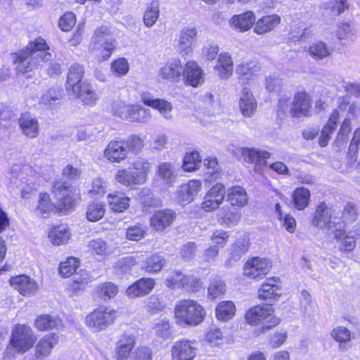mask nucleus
Returning <instances> with one entry per match:
<instances>
[{
    "label": "nucleus",
    "mask_w": 360,
    "mask_h": 360,
    "mask_svg": "<svg viewBox=\"0 0 360 360\" xmlns=\"http://www.w3.org/2000/svg\"><path fill=\"white\" fill-rule=\"evenodd\" d=\"M70 231L66 224H60L53 227L49 233L50 241L54 245L66 243L70 238Z\"/></svg>",
    "instance_id": "nucleus-37"
},
{
    "label": "nucleus",
    "mask_w": 360,
    "mask_h": 360,
    "mask_svg": "<svg viewBox=\"0 0 360 360\" xmlns=\"http://www.w3.org/2000/svg\"><path fill=\"white\" fill-rule=\"evenodd\" d=\"M177 177L176 171L170 162H161L156 170V181L166 188L173 186Z\"/></svg>",
    "instance_id": "nucleus-19"
},
{
    "label": "nucleus",
    "mask_w": 360,
    "mask_h": 360,
    "mask_svg": "<svg viewBox=\"0 0 360 360\" xmlns=\"http://www.w3.org/2000/svg\"><path fill=\"white\" fill-rule=\"evenodd\" d=\"M226 285L223 281L213 280L208 288V295L212 299H215L226 292Z\"/></svg>",
    "instance_id": "nucleus-61"
},
{
    "label": "nucleus",
    "mask_w": 360,
    "mask_h": 360,
    "mask_svg": "<svg viewBox=\"0 0 360 360\" xmlns=\"http://www.w3.org/2000/svg\"><path fill=\"white\" fill-rule=\"evenodd\" d=\"M103 155L110 162L120 163L127 158L128 150L124 141H111L105 147Z\"/></svg>",
    "instance_id": "nucleus-15"
},
{
    "label": "nucleus",
    "mask_w": 360,
    "mask_h": 360,
    "mask_svg": "<svg viewBox=\"0 0 360 360\" xmlns=\"http://www.w3.org/2000/svg\"><path fill=\"white\" fill-rule=\"evenodd\" d=\"M115 180L126 186L132 185H141V182L136 178L134 171H129L127 169H119L115 174Z\"/></svg>",
    "instance_id": "nucleus-49"
},
{
    "label": "nucleus",
    "mask_w": 360,
    "mask_h": 360,
    "mask_svg": "<svg viewBox=\"0 0 360 360\" xmlns=\"http://www.w3.org/2000/svg\"><path fill=\"white\" fill-rule=\"evenodd\" d=\"M198 342L182 339L174 343L171 349L172 360H193L196 356Z\"/></svg>",
    "instance_id": "nucleus-10"
},
{
    "label": "nucleus",
    "mask_w": 360,
    "mask_h": 360,
    "mask_svg": "<svg viewBox=\"0 0 360 360\" xmlns=\"http://www.w3.org/2000/svg\"><path fill=\"white\" fill-rule=\"evenodd\" d=\"M84 67L79 64H73L69 68L66 82V90L69 94L77 91L85 83L82 82L84 76Z\"/></svg>",
    "instance_id": "nucleus-21"
},
{
    "label": "nucleus",
    "mask_w": 360,
    "mask_h": 360,
    "mask_svg": "<svg viewBox=\"0 0 360 360\" xmlns=\"http://www.w3.org/2000/svg\"><path fill=\"white\" fill-rule=\"evenodd\" d=\"M201 187V181L197 179H192L188 183L182 184L177 191L179 201L182 204H188L192 202Z\"/></svg>",
    "instance_id": "nucleus-17"
},
{
    "label": "nucleus",
    "mask_w": 360,
    "mask_h": 360,
    "mask_svg": "<svg viewBox=\"0 0 360 360\" xmlns=\"http://www.w3.org/2000/svg\"><path fill=\"white\" fill-rule=\"evenodd\" d=\"M278 280L276 278H268L259 289L258 297L264 300L276 299L280 295L278 292L280 288L276 283Z\"/></svg>",
    "instance_id": "nucleus-33"
},
{
    "label": "nucleus",
    "mask_w": 360,
    "mask_h": 360,
    "mask_svg": "<svg viewBox=\"0 0 360 360\" xmlns=\"http://www.w3.org/2000/svg\"><path fill=\"white\" fill-rule=\"evenodd\" d=\"M53 192L57 198L60 200L63 209L65 211L72 208L77 202V194L65 181H56L53 186Z\"/></svg>",
    "instance_id": "nucleus-12"
},
{
    "label": "nucleus",
    "mask_w": 360,
    "mask_h": 360,
    "mask_svg": "<svg viewBox=\"0 0 360 360\" xmlns=\"http://www.w3.org/2000/svg\"><path fill=\"white\" fill-rule=\"evenodd\" d=\"M10 284L24 296L34 295L38 289L36 282L26 275L11 278Z\"/></svg>",
    "instance_id": "nucleus-20"
},
{
    "label": "nucleus",
    "mask_w": 360,
    "mask_h": 360,
    "mask_svg": "<svg viewBox=\"0 0 360 360\" xmlns=\"http://www.w3.org/2000/svg\"><path fill=\"white\" fill-rule=\"evenodd\" d=\"M238 106L242 115L246 117H250L255 113L257 102L249 88L244 87L241 90L238 100Z\"/></svg>",
    "instance_id": "nucleus-16"
},
{
    "label": "nucleus",
    "mask_w": 360,
    "mask_h": 360,
    "mask_svg": "<svg viewBox=\"0 0 360 360\" xmlns=\"http://www.w3.org/2000/svg\"><path fill=\"white\" fill-rule=\"evenodd\" d=\"M111 110L115 116L131 122H148L151 118V112L138 104H128L122 100L114 101Z\"/></svg>",
    "instance_id": "nucleus-5"
},
{
    "label": "nucleus",
    "mask_w": 360,
    "mask_h": 360,
    "mask_svg": "<svg viewBox=\"0 0 360 360\" xmlns=\"http://www.w3.org/2000/svg\"><path fill=\"white\" fill-rule=\"evenodd\" d=\"M152 350L148 347H139L132 352L130 360H152Z\"/></svg>",
    "instance_id": "nucleus-64"
},
{
    "label": "nucleus",
    "mask_w": 360,
    "mask_h": 360,
    "mask_svg": "<svg viewBox=\"0 0 360 360\" xmlns=\"http://www.w3.org/2000/svg\"><path fill=\"white\" fill-rule=\"evenodd\" d=\"M147 231L148 227L146 225L138 223L128 226L125 236L128 240L139 241L145 237Z\"/></svg>",
    "instance_id": "nucleus-53"
},
{
    "label": "nucleus",
    "mask_w": 360,
    "mask_h": 360,
    "mask_svg": "<svg viewBox=\"0 0 360 360\" xmlns=\"http://www.w3.org/2000/svg\"><path fill=\"white\" fill-rule=\"evenodd\" d=\"M292 198L295 207L299 210H302L309 205L310 191L304 187L297 188L294 191Z\"/></svg>",
    "instance_id": "nucleus-47"
},
{
    "label": "nucleus",
    "mask_w": 360,
    "mask_h": 360,
    "mask_svg": "<svg viewBox=\"0 0 360 360\" xmlns=\"http://www.w3.org/2000/svg\"><path fill=\"white\" fill-rule=\"evenodd\" d=\"M233 207L231 205L224 206L220 210L222 223L228 227L237 225L241 219L240 212Z\"/></svg>",
    "instance_id": "nucleus-41"
},
{
    "label": "nucleus",
    "mask_w": 360,
    "mask_h": 360,
    "mask_svg": "<svg viewBox=\"0 0 360 360\" xmlns=\"http://www.w3.org/2000/svg\"><path fill=\"white\" fill-rule=\"evenodd\" d=\"M160 15L159 4L153 1L148 5L143 15V22L147 27H153Z\"/></svg>",
    "instance_id": "nucleus-52"
},
{
    "label": "nucleus",
    "mask_w": 360,
    "mask_h": 360,
    "mask_svg": "<svg viewBox=\"0 0 360 360\" xmlns=\"http://www.w3.org/2000/svg\"><path fill=\"white\" fill-rule=\"evenodd\" d=\"M351 236L346 234V231L341 229V224L335 229L334 237L341 242L339 250L342 252H350L353 250L356 246L354 240L355 236H360V229L349 232Z\"/></svg>",
    "instance_id": "nucleus-25"
},
{
    "label": "nucleus",
    "mask_w": 360,
    "mask_h": 360,
    "mask_svg": "<svg viewBox=\"0 0 360 360\" xmlns=\"http://www.w3.org/2000/svg\"><path fill=\"white\" fill-rule=\"evenodd\" d=\"M236 307L231 301H222L216 307L215 313L217 318L223 321L230 320L235 314Z\"/></svg>",
    "instance_id": "nucleus-42"
},
{
    "label": "nucleus",
    "mask_w": 360,
    "mask_h": 360,
    "mask_svg": "<svg viewBox=\"0 0 360 360\" xmlns=\"http://www.w3.org/2000/svg\"><path fill=\"white\" fill-rule=\"evenodd\" d=\"M182 75L185 77L187 84L192 86H198L203 82V72L200 66L194 61L186 63Z\"/></svg>",
    "instance_id": "nucleus-27"
},
{
    "label": "nucleus",
    "mask_w": 360,
    "mask_h": 360,
    "mask_svg": "<svg viewBox=\"0 0 360 360\" xmlns=\"http://www.w3.org/2000/svg\"><path fill=\"white\" fill-rule=\"evenodd\" d=\"M89 272L86 270H81L74 276L73 280L70 284V288L74 292L83 290L93 281Z\"/></svg>",
    "instance_id": "nucleus-48"
},
{
    "label": "nucleus",
    "mask_w": 360,
    "mask_h": 360,
    "mask_svg": "<svg viewBox=\"0 0 360 360\" xmlns=\"http://www.w3.org/2000/svg\"><path fill=\"white\" fill-rule=\"evenodd\" d=\"M135 345L134 335L124 333L117 344L116 358L117 360H127Z\"/></svg>",
    "instance_id": "nucleus-31"
},
{
    "label": "nucleus",
    "mask_w": 360,
    "mask_h": 360,
    "mask_svg": "<svg viewBox=\"0 0 360 360\" xmlns=\"http://www.w3.org/2000/svg\"><path fill=\"white\" fill-rule=\"evenodd\" d=\"M254 32L264 34L272 31L281 23V18L277 14L264 15L255 22Z\"/></svg>",
    "instance_id": "nucleus-30"
},
{
    "label": "nucleus",
    "mask_w": 360,
    "mask_h": 360,
    "mask_svg": "<svg viewBox=\"0 0 360 360\" xmlns=\"http://www.w3.org/2000/svg\"><path fill=\"white\" fill-rule=\"evenodd\" d=\"M308 53L316 60H323L331 55L332 49L325 42L317 41L309 46Z\"/></svg>",
    "instance_id": "nucleus-40"
},
{
    "label": "nucleus",
    "mask_w": 360,
    "mask_h": 360,
    "mask_svg": "<svg viewBox=\"0 0 360 360\" xmlns=\"http://www.w3.org/2000/svg\"><path fill=\"white\" fill-rule=\"evenodd\" d=\"M255 22V15L251 11L234 15L229 21L231 27L243 32L249 30Z\"/></svg>",
    "instance_id": "nucleus-26"
},
{
    "label": "nucleus",
    "mask_w": 360,
    "mask_h": 360,
    "mask_svg": "<svg viewBox=\"0 0 360 360\" xmlns=\"http://www.w3.org/2000/svg\"><path fill=\"white\" fill-rule=\"evenodd\" d=\"M226 189L223 184L214 185L205 195L201 207L205 212H212L217 209L223 202Z\"/></svg>",
    "instance_id": "nucleus-13"
},
{
    "label": "nucleus",
    "mask_w": 360,
    "mask_h": 360,
    "mask_svg": "<svg viewBox=\"0 0 360 360\" xmlns=\"http://www.w3.org/2000/svg\"><path fill=\"white\" fill-rule=\"evenodd\" d=\"M176 219V213L169 209L158 210L150 219V225L157 231H162Z\"/></svg>",
    "instance_id": "nucleus-23"
},
{
    "label": "nucleus",
    "mask_w": 360,
    "mask_h": 360,
    "mask_svg": "<svg viewBox=\"0 0 360 360\" xmlns=\"http://www.w3.org/2000/svg\"><path fill=\"white\" fill-rule=\"evenodd\" d=\"M117 42L106 26L97 27L92 37L89 51L98 61L107 60L116 49Z\"/></svg>",
    "instance_id": "nucleus-3"
},
{
    "label": "nucleus",
    "mask_w": 360,
    "mask_h": 360,
    "mask_svg": "<svg viewBox=\"0 0 360 360\" xmlns=\"http://www.w3.org/2000/svg\"><path fill=\"white\" fill-rule=\"evenodd\" d=\"M206 339L212 346H219L224 343L226 338L218 328H211L206 335Z\"/></svg>",
    "instance_id": "nucleus-60"
},
{
    "label": "nucleus",
    "mask_w": 360,
    "mask_h": 360,
    "mask_svg": "<svg viewBox=\"0 0 360 360\" xmlns=\"http://www.w3.org/2000/svg\"><path fill=\"white\" fill-rule=\"evenodd\" d=\"M70 94L71 95L80 99L82 102L85 105H94L97 100L96 93L94 91L91 86L88 84H83V86L79 88V91H72Z\"/></svg>",
    "instance_id": "nucleus-46"
},
{
    "label": "nucleus",
    "mask_w": 360,
    "mask_h": 360,
    "mask_svg": "<svg viewBox=\"0 0 360 360\" xmlns=\"http://www.w3.org/2000/svg\"><path fill=\"white\" fill-rule=\"evenodd\" d=\"M351 129L350 119L345 118L340 127V129L334 143V146L338 148V150L345 148Z\"/></svg>",
    "instance_id": "nucleus-50"
},
{
    "label": "nucleus",
    "mask_w": 360,
    "mask_h": 360,
    "mask_svg": "<svg viewBox=\"0 0 360 360\" xmlns=\"http://www.w3.org/2000/svg\"><path fill=\"white\" fill-rule=\"evenodd\" d=\"M18 124L23 135L30 139L36 138L39 131V124L36 117L29 112L23 113L18 120Z\"/></svg>",
    "instance_id": "nucleus-18"
},
{
    "label": "nucleus",
    "mask_w": 360,
    "mask_h": 360,
    "mask_svg": "<svg viewBox=\"0 0 360 360\" xmlns=\"http://www.w3.org/2000/svg\"><path fill=\"white\" fill-rule=\"evenodd\" d=\"M152 108L158 110L165 119L167 120H172L173 106L170 102L164 99L157 98L156 102L152 104Z\"/></svg>",
    "instance_id": "nucleus-57"
},
{
    "label": "nucleus",
    "mask_w": 360,
    "mask_h": 360,
    "mask_svg": "<svg viewBox=\"0 0 360 360\" xmlns=\"http://www.w3.org/2000/svg\"><path fill=\"white\" fill-rule=\"evenodd\" d=\"M198 31L194 27H185L180 33L178 46L180 51L188 53L197 42Z\"/></svg>",
    "instance_id": "nucleus-28"
},
{
    "label": "nucleus",
    "mask_w": 360,
    "mask_h": 360,
    "mask_svg": "<svg viewBox=\"0 0 360 360\" xmlns=\"http://www.w3.org/2000/svg\"><path fill=\"white\" fill-rule=\"evenodd\" d=\"M129 69L127 60L124 58H120L112 62L111 72L117 77L125 75Z\"/></svg>",
    "instance_id": "nucleus-59"
},
{
    "label": "nucleus",
    "mask_w": 360,
    "mask_h": 360,
    "mask_svg": "<svg viewBox=\"0 0 360 360\" xmlns=\"http://www.w3.org/2000/svg\"><path fill=\"white\" fill-rule=\"evenodd\" d=\"M290 114L295 117L311 115V98L309 94L302 91L295 95L290 107Z\"/></svg>",
    "instance_id": "nucleus-14"
},
{
    "label": "nucleus",
    "mask_w": 360,
    "mask_h": 360,
    "mask_svg": "<svg viewBox=\"0 0 360 360\" xmlns=\"http://www.w3.org/2000/svg\"><path fill=\"white\" fill-rule=\"evenodd\" d=\"M168 288H181L188 292H198L202 288L200 280L193 275H184L181 271H174L165 280Z\"/></svg>",
    "instance_id": "nucleus-8"
},
{
    "label": "nucleus",
    "mask_w": 360,
    "mask_h": 360,
    "mask_svg": "<svg viewBox=\"0 0 360 360\" xmlns=\"http://www.w3.org/2000/svg\"><path fill=\"white\" fill-rule=\"evenodd\" d=\"M333 211L324 202H321L312 214L311 224L319 229H336L341 223L333 217Z\"/></svg>",
    "instance_id": "nucleus-9"
},
{
    "label": "nucleus",
    "mask_w": 360,
    "mask_h": 360,
    "mask_svg": "<svg viewBox=\"0 0 360 360\" xmlns=\"http://www.w3.org/2000/svg\"><path fill=\"white\" fill-rule=\"evenodd\" d=\"M174 313L179 323L197 326L203 321L205 311L196 301L183 300L176 304Z\"/></svg>",
    "instance_id": "nucleus-4"
},
{
    "label": "nucleus",
    "mask_w": 360,
    "mask_h": 360,
    "mask_svg": "<svg viewBox=\"0 0 360 360\" xmlns=\"http://www.w3.org/2000/svg\"><path fill=\"white\" fill-rule=\"evenodd\" d=\"M245 319L253 326L261 325L265 329H270L277 326L280 319L274 314L271 304H262L256 305L245 313Z\"/></svg>",
    "instance_id": "nucleus-6"
},
{
    "label": "nucleus",
    "mask_w": 360,
    "mask_h": 360,
    "mask_svg": "<svg viewBox=\"0 0 360 360\" xmlns=\"http://www.w3.org/2000/svg\"><path fill=\"white\" fill-rule=\"evenodd\" d=\"M260 70V66L256 61L243 63L236 68V72L240 75H250Z\"/></svg>",
    "instance_id": "nucleus-63"
},
{
    "label": "nucleus",
    "mask_w": 360,
    "mask_h": 360,
    "mask_svg": "<svg viewBox=\"0 0 360 360\" xmlns=\"http://www.w3.org/2000/svg\"><path fill=\"white\" fill-rule=\"evenodd\" d=\"M241 153L245 161L258 165L266 164V160L271 155L268 151L257 148H244Z\"/></svg>",
    "instance_id": "nucleus-32"
},
{
    "label": "nucleus",
    "mask_w": 360,
    "mask_h": 360,
    "mask_svg": "<svg viewBox=\"0 0 360 360\" xmlns=\"http://www.w3.org/2000/svg\"><path fill=\"white\" fill-rule=\"evenodd\" d=\"M136 178L141 184H143L148 179V175L151 170L150 163L144 158H139L131 164Z\"/></svg>",
    "instance_id": "nucleus-43"
},
{
    "label": "nucleus",
    "mask_w": 360,
    "mask_h": 360,
    "mask_svg": "<svg viewBox=\"0 0 360 360\" xmlns=\"http://www.w3.org/2000/svg\"><path fill=\"white\" fill-rule=\"evenodd\" d=\"M36 336L32 328L25 325H17L12 330L9 345L4 352V359L13 358L16 354L30 350L36 342Z\"/></svg>",
    "instance_id": "nucleus-2"
},
{
    "label": "nucleus",
    "mask_w": 360,
    "mask_h": 360,
    "mask_svg": "<svg viewBox=\"0 0 360 360\" xmlns=\"http://www.w3.org/2000/svg\"><path fill=\"white\" fill-rule=\"evenodd\" d=\"M201 164V157L197 150H188L186 153L182 168L185 172H193L198 169Z\"/></svg>",
    "instance_id": "nucleus-45"
},
{
    "label": "nucleus",
    "mask_w": 360,
    "mask_h": 360,
    "mask_svg": "<svg viewBox=\"0 0 360 360\" xmlns=\"http://www.w3.org/2000/svg\"><path fill=\"white\" fill-rule=\"evenodd\" d=\"M249 240L245 238L237 240L231 246V252L230 257L226 262V266L230 267L235 262L238 261L240 258L244 255L249 248Z\"/></svg>",
    "instance_id": "nucleus-38"
},
{
    "label": "nucleus",
    "mask_w": 360,
    "mask_h": 360,
    "mask_svg": "<svg viewBox=\"0 0 360 360\" xmlns=\"http://www.w3.org/2000/svg\"><path fill=\"white\" fill-rule=\"evenodd\" d=\"M128 152L131 151L136 154L143 148V139L138 135H131L124 141Z\"/></svg>",
    "instance_id": "nucleus-62"
},
{
    "label": "nucleus",
    "mask_w": 360,
    "mask_h": 360,
    "mask_svg": "<svg viewBox=\"0 0 360 360\" xmlns=\"http://www.w3.org/2000/svg\"><path fill=\"white\" fill-rule=\"evenodd\" d=\"M34 326L39 330L44 331L59 329L63 327V322L56 316L44 314L35 319Z\"/></svg>",
    "instance_id": "nucleus-36"
},
{
    "label": "nucleus",
    "mask_w": 360,
    "mask_h": 360,
    "mask_svg": "<svg viewBox=\"0 0 360 360\" xmlns=\"http://www.w3.org/2000/svg\"><path fill=\"white\" fill-rule=\"evenodd\" d=\"M183 72L181 62L179 59H172L167 62L159 70V76L166 80L177 82Z\"/></svg>",
    "instance_id": "nucleus-22"
},
{
    "label": "nucleus",
    "mask_w": 360,
    "mask_h": 360,
    "mask_svg": "<svg viewBox=\"0 0 360 360\" xmlns=\"http://www.w3.org/2000/svg\"><path fill=\"white\" fill-rule=\"evenodd\" d=\"M227 200L231 206L243 207L248 204V198L243 187L234 186L227 190Z\"/></svg>",
    "instance_id": "nucleus-34"
},
{
    "label": "nucleus",
    "mask_w": 360,
    "mask_h": 360,
    "mask_svg": "<svg viewBox=\"0 0 360 360\" xmlns=\"http://www.w3.org/2000/svg\"><path fill=\"white\" fill-rule=\"evenodd\" d=\"M105 212V205L102 202H94L86 208V218L90 221H97L103 218Z\"/></svg>",
    "instance_id": "nucleus-54"
},
{
    "label": "nucleus",
    "mask_w": 360,
    "mask_h": 360,
    "mask_svg": "<svg viewBox=\"0 0 360 360\" xmlns=\"http://www.w3.org/2000/svg\"><path fill=\"white\" fill-rule=\"evenodd\" d=\"M271 266V262L269 259L255 257L245 263L243 274L252 278L263 277L268 274Z\"/></svg>",
    "instance_id": "nucleus-11"
},
{
    "label": "nucleus",
    "mask_w": 360,
    "mask_h": 360,
    "mask_svg": "<svg viewBox=\"0 0 360 360\" xmlns=\"http://www.w3.org/2000/svg\"><path fill=\"white\" fill-rule=\"evenodd\" d=\"M341 110V107L339 109H335L332 112L327 124L323 127L319 141V143L321 146H326L328 144L330 138V134L335 130Z\"/></svg>",
    "instance_id": "nucleus-35"
},
{
    "label": "nucleus",
    "mask_w": 360,
    "mask_h": 360,
    "mask_svg": "<svg viewBox=\"0 0 360 360\" xmlns=\"http://www.w3.org/2000/svg\"><path fill=\"white\" fill-rule=\"evenodd\" d=\"M58 338L56 333H50L44 336L36 345L35 356L41 359L49 356L51 349L58 343Z\"/></svg>",
    "instance_id": "nucleus-29"
},
{
    "label": "nucleus",
    "mask_w": 360,
    "mask_h": 360,
    "mask_svg": "<svg viewBox=\"0 0 360 360\" xmlns=\"http://www.w3.org/2000/svg\"><path fill=\"white\" fill-rule=\"evenodd\" d=\"M218 65L214 69L218 72L221 79H228L233 72V60L227 53H221L218 59Z\"/></svg>",
    "instance_id": "nucleus-39"
},
{
    "label": "nucleus",
    "mask_w": 360,
    "mask_h": 360,
    "mask_svg": "<svg viewBox=\"0 0 360 360\" xmlns=\"http://www.w3.org/2000/svg\"><path fill=\"white\" fill-rule=\"evenodd\" d=\"M49 49L46 41L42 38L30 41L17 55L15 60L17 70L25 73L43 66L51 59V53L46 51Z\"/></svg>",
    "instance_id": "nucleus-1"
},
{
    "label": "nucleus",
    "mask_w": 360,
    "mask_h": 360,
    "mask_svg": "<svg viewBox=\"0 0 360 360\" xmlns=\"http://www.w3.org/2000/svg\"><path fill=\"white\" fill-rule=\"evenodd\" d=\"M116 311L100 307L88 314L85 319L86 326L93 332H99L112 325L116 319Z\"/></svg>",
    "instance_id": "nucleus-7"
},
{
    "label": "nucleus",
    "mask_w": 360,
    "mask_h": 360,
    "mask_svg": "<svg viewBox=\"0 0 360 360\" xmlns=\"http://www.w3.org/2000/svg\"><path fill=\"white\" fill-rule=\"evenodd\" d=\"M165 263V259L162 256L153 255L146 259L143 268L148 273H158Z\"/></svg>",
    "instance_id": "nucleus-51"
},
{
    "label": "nucleus",
    "mask_w": 360,
    "mask_h": 360,
    "mask_svg": "<svg viewBox=\"0 0 360 360\" xmlns=\"http://www.w3.org/2000/svg\"><path fill=\"white\" fill-rule=\"evenodd\" d=\"M155 281L151 278H143L130 285L126 291L131 298L144 296L148 294L155 286Z\"/></svg>",
    "instance_id": "nucleus-24"
},
{
    "label": "nucleus",
    "mask_w": 360,
    "mask_h": 360,
    "mask_svg": "<svg viewBox=\"0 0 360 360\" xmlns=\"http://www.w3.org/2000/svg\"><path fill=\"white\" fill-rule=\"evenodd\" d=\"M96 292L104 301H108L117 295L118 288L114 283L105 282L97 287Z\"/></svg>",
    "instance_id": "nucleus-55"
},
{
    "label": "nucleus",
    "mask_w": 360,
    "mask_h": 360,
    "mask_svg": "<svg viewBox=\"0 0 360 360\" xmlns=\"http://www.w3.org/2000/svg\"><path fill=\"white\" fill-rule=\"evenodd\" d=\"M79 261L77 258L70 257L65 262L60 263L59 266V273L63 277H69L73 274L78 268Z\"/></svg>",
    "instance_id": "nucleus-56"
},
{
    "label": "nucleus",
    "mask_w": 360,
    "mask_h": 360,
    "mask_svg": "<svg viewBox=\"0 0 360 360\" xmlns=\"http://www.w3.org/2000/svg\"><path fill=\"white\" fill-rule=\"evenodd\" d=\"M54 205L51 202L49 195L41 193L39 195V204L36 210L37 214L44 215L53 211Z\"/></svg>",
    "instance_id": "nucleus-58"
},
{
    "label": "nucleus",
    "mask_w": 360,
    "mask_h": 360,
    "mask_svg": "<svg viewBox=\"0 0 360 360\" xmlns=\"http://www.w3.org/2000/svg\"><path fill=\"white\" fill-rule=\"evenodd\" d=\"M110 208L115 212H122L129 207V198L122 193H110L108 195Z\"/></svg>",
    "instance_id": "nucleus-44"
}]
</instances>
